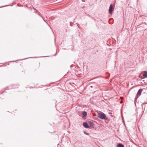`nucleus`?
I'll return each mask as SVG.
<instances>
[{
	"instance_id": "f257e3e1",
	"label": "nucleus",
	"mask_w": 147,
	"mask_h": 147,
	"mask_svg": "<svg viewBox=\"0 0 147 147\" xmlns=\"http://www.w3.org/2000/svg\"><path fill=\"white\" fill-rule=\"evenodd\" d=\"M97 117L102 119H108L106 115L103 113H98Z\"/></svg>"
},
{
	"instance_id": "f03ea898",
	"label": "nucleus",
	"mask_w": 147,
	"mask_h": 147,
	"mask_svg": "<svg viewBox=\"0 0 147 147\" xmlns=\"http://www.w3.org/2000/svg\"><path fill=\"white\" fill-rule=\"evenodd\" d=\"M114 9V7L113 6L112 4H111L110 6L109 12L111 14L112 13V12Z\"/></svg>"
},
{
	"instance_id": "7ed1b4c3",
	"label": "nucleus",
	"mask_w": 147,
	"mask_h": 147,
	"mask_svg": "<svg viewBox=\"0 0 147 147\" xmlns=\"http://www.w3.org/2000/svg\"><path fill=\"white\" fill-rule=\"evenodd\" d=\"M83 126L86 128H90V126L88 125L87 122H84L83 123Z\"/></svg>"
},
{
	"instance_id": "20e7f679",
	"label": "nucleus",
	"mask_w": 147,
	"mask_h": 147,
	"mask_svg": "<svg viewBox=\"0 0 147 147\" xmlns=\"http://www.w3.org/2000/svg\"><path fill=\"white\" fill-rule=\"evenodd\" d=\"M142 90V89H140L139 90L137 94V97L136 98V99H137L138 96H140L141 95Z\"/></svg>"
},
{
	"instance_id": "39448f33",
	"label": "nucleus",
	"mask_w": 147,
	"mask_h": 147,
	"mask_svg": "<svg viewBox=\"0 0 147 147\" xmlns=\"http://www.w3.org/2000/svg\"><path fill=\"white\" fill-rule=\"evenodd\" d=\"M88 123L90 125L89 126H90V128L91 127L93 126L94 125V123L91 121H89Z\"/></svg>"
},
{
	"instance_id": "423d86ee",
	"label": "nucleus",
	"mask_w": 147,
	"mask_h": 147,
	"mask_svg": "<svg viewBox=\"0 0 147 147\" xmlns=\"http://www.w3.org/2000/svg\"><path fill=\"white\" fill-rule=\"evenodd\" d=\"M82 114L83 115V117H85L87 115V112L85 111H83L82 112Z\"/></svg>"
},
{
	"instance_id": "0eeeda50",
	"label": "nucleus",
	"mask_w": 147,
	"mask_h": 147,
	"mask_svg": "<svg viewBox=\"0 0 147 147\" xmlns=\"http://www.w3.org/2000/svg\"><path fill=\"white\" fill-rule=\"evenodd\" d=\"M143 76L145 77H146L147 76V71H144V72Z\"/></svg>"
},
{
	"instance_id": "6e6552de",
	"label": "nucleus",
	"mask_w": 147,
	"mask_h": 147,
	"mask_svg": "<svg viewBox=\"0 0 147 147\" xmlns=\"http://www.w3.org/2000/svg\"><path fill=\"white\" fill-rule=\"evenodd\" d=\"M117 147H124V146L122 144H119L117 145Z\"/></svg>"
},
{
	"instance_id": "1a4fd4ad",
	"label": "nucleus",
	"mask_w": 147,
	"mask_h": 147,
	"mask_svg": "<svg viewBox=\"0 0 147 147\" xmlns=\"http://www.w3.org/2000/svg\"><path fill=\"white\" fill-rule=\"evenodd\" d=\"M84 134L87 135H89L90 134L89 133H87L86 132V131H84Z\"/></svg>"
},
{
	"instance_id": "9d476101",
	"label": "nucleus",
	"mask_w": 147,
	"mask_h": 147,
	"mask_svg": "<svg viewBox=\"0 0 147 147\" xmlns=\"http://www.w3.org/2000/svg\"><path fill=\"white\" fill-rule=\"evenodd\" d=\"M39 15L41 17V16L40 15Z\"/></svg>"
}]
</instances>
